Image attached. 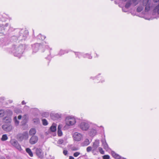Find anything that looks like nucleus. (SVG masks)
Segmentation results:
<instances>
[{
	"instance_id": "nucleus-47",
	"label": "nucleus",
	"mask_w": 159,
	"mask_h": 159,
	"mask_svg": "<svg viewBox=\"0 0 159 159\" xmlns=\"http://www.w3.org/2000/svg\"><path fill=\"white\" fill-rule=\"evenodd\" d=\"M22 118V116L21 115H19L18 116V119H19V120H20Z\"/></svg>"
},
{
	"instance_id": "nucleus-23",
	"label": "nucleus",
	"mask_w": 159,
	"mask_h": 159,
	"mask_svg": "<svg viewBox=\"0 0 159 159\" xmlns=\"http://www.w3.org/2000/svg\"><path fill=\"white\" fill-rule=\"evenodd\" d=\"M36 130L34 128H31L30 130L29 134L31 135H34L36 133Z\"/></svg>"
},
{
	"instance_id": "nucleus-54",
	"label": "nucleus",
	"mask_w": 159,
	"mask_h": 159,
	"mask_svg": "<svg viewBox=\"0 0 159 159\" xmlns=\"http://www.w3.org/2000/svg\"><path fill=\"white\" fill-rule=\"evenodd\" d=\"M104 80H102L101 81V82L102 83V82H104Z\"/></svg>"
},
{
	"instance_id": "nucleus-45",
	"label": "nucleus",
	"mask_w": 159,
	"mask_h": 159,
	"mask_svg": "<svg viewBox=\"0 0 159 159\" xmlns=\"http://www.w3.org/2000/svg\"><path fill=\"white\" fill-rule=\"evenodd\" d=\"M127 9L125 8H123L122 9V11H123L124 12H126L127 11Z\"/></svg>"
},
{
	"instance_id": "nucleus-35",
	"label": "nucleus",
	"mask_w": 159,
	"mask_h": 159,
	"mask_svg": "<svg viewBox=\"0 0 159 159\" xmlns=\"http://www.w3.org/2000/svg\"><path fill=\"white\" fill-rule=\"evenodd\" d=\"M92 149H93V148L91 146H89L87 148H86V151H87V152H90L91 151H92Z\"/></svg>"
},
{
	"instance_id": "nucleus-40",
	"label": "nucleus",
	"mask_w": 159,
	"mask_h": 159,
	"mask_svg": "<svg viewBox=\"0 0 159 159\" xmlns=\"http://www.w3.org/2000/svg\"><path fill=\"white\" fill-rule=\"evenodd\" d=\"M80 154V153L78 152H76L74 153V156L75 157H77Z\"/></svg>"
},
{
	"instance_id": "nucleus-50",
	"label": "nucleus",
	"mask_w": 159,
	"mask_h": 159,
	"mask_svg": "<svg viewBox=\"0 0 159 159\" xmlns=\"http://www.w3.org/2000/svg\"><path fill=\"white\" fill-rule=\"evenodd\" d=\"M69 159H74V158L72 156H70L69 157Z\"/></svg>"
},
{
	"instance_id": "nucleus-26",
	"label": "nucleus",
	"mask_w": 159,
	"mask_h": 159,
	"mask_svg": "<svg viewBox=\"0 0 159 159\" xmlns=\"http://www.w3.org/2000/svg\"><path fill=\"white\" fill-rule=\"evenodd\" d=\"M76 57H78L79 58H81V57L83 56L82 53L79 52H75Z\"/></svg>"
},
{
	"instance_id": "nucleus-8",
	"label": "nucleus",
	"mask_w": 159,
	"mask_h": 159,
	"mask_svg": "<svg viewBox=\"0 0 159 159\" xmlns=\"http://www.w3.org/2000/svg\"><path fill=\"white\" fill-rule=\"evenodd\" d=\"M33 48V53H36L39 49L40 44L39 43H35L32 45Z\"/></svg>"
},
{
	"instance_id": "nucleus-33",
	"label": "nucleus",
	"mask_w": 159,
	"mask_h": 159,
	"mask_svg": "<svg viewBox=\"0 0 159 159\" xmlns=\"http://www.w3.org/2000/svg\"><path fill=\"white\" fill-rule=\"evenodd\" d=\"M14 111L16 114H18L22 112L21 110L19 108H16L14 109Z\"/></svg>"
},
{
	"instance_id": "nucleus-29",
	"label": "nucleus",
	"mask_w": 159,
	"mask_h": 159,
	"mask_svg": "<svg viewBox=\"0 0 159 159\" xmlns=\"http://www.w3.org/2000/svg\"><path fill=\"white\" fill-rule=\"evenodd\" d=\"M35 153L39 158H40V148H37L36 149Z\"/></svg>"
},
{
	"instance_id": "nucleus-42",
	"label": "nucleus",
	"mask_w": 159,
	"mask_h": 159,
	"mask_svg": "<svg viewBox=\"0 0 159 159\" xmlns=\"http://www.w3.org/2000/svg\"><path fill=\"white\" fill-rule=\"evenodd\" d=\"M40 37H41V38L42 40L46 38V37L45 36L42 35L41 34H40Z\"/></svg>"
},
{
	"instance_id": "nucleus-39",
	"label": "nucleus",
	"mask_w": 159,
	"mask_h": 159,
	"mask_svg": "<svg viewBox=\"0 0 159 159\" xmlns=\"http://www.w3.org/2000/svg\"><path fill=\"white\" fill-rule=\"evenodd\" d=\"M2 128L6 130H8V127L6 125H3L2 126Z\"/></svg>"
},
{
	"instance_id": "nucleus-41",
	"label": "nucleus",
	"mask_w": 159,
	"mask_h": 159,
	"mask_svg": "<svg viewBox=\"0 0 159 159\" xmlns=\"http://www.w3.org/2000/svg\"><path fill=\"white\" fill-rule=\"evenodd\" d=\"M137 0H132L133 4H134V6H136L138 4V3L137 2Z\"/></svg>"
},
{
	"instance_id": "nucleus-28",
	"label": "nucleus",
	"mask_w": 159,
	"mask_h": 159,
	"mask_svg": "<svg viewBox=\"0 0 159 159\" xmlns=\"http://www.w3.org/2000/svg\"><path fill=\"white\" fill-rule=\"evenodd\" d=\"M143 7L142 6H139L137 9V11L138 12H140L143 10Z\"/></svg>"
},
{
	"instance_id": "nucleus-43",
	"label": "nucleus",
	"mask_w": 159,
	"mask_h": 159,
	"mask_svg": "<svg viewBox=\"0 0 159 159\" xmlns=\"http://www.w3.org/2000/svg\"><path fill=\"white\" fill-rule=\"evenodd\" d=\"M58 142L59 144H61L63 143V140L62 139H60L58 140Z\"/></svg>"
},
{
	"instance_id": "nucleus-3",
	"label": "nucleus",
	"mask_w": 159,
	"mask_h": 159,
	"mask_svg": "<svg viewBox=\"0 0 159 159\" xmlns=\"http://www.w3.org/2000/svg\"><path fill=\"white\" fill-rule=\"evenodd\" d=\"M66 122L67 125H72L75 123L76 120L74 117L69 116L66 117Z\"/></svg>"
},
{
	"instance_id": "nucleus-15",
	"label": "nucleus",
	"mask_w": 159,
	"mask_h": 159,
	"mask_svg": "<svg viewBox=\"0 0 159 159\" xmlns=\"http://www.w3.org/2000/svg\"><path fill=\"white\" fill-rule=\"evenodd\" d=\"M90 143L89 140L86 139H85L84 141L81 144V145L82 146L84 147L88 145Z\"/></svg>"
},
{
	"instance_id": "nucleus-7",
	"label": "nucleus",
	"mask_w": 159,
	"mask_h": 159,
	"mask_svg": "<svg viewBox=\"0 0 159 159\" xmlns=\"http://www.w3.org/2000/svg\"><path fill=\"white\" fill-rule=\"evenodd\" d=\"M80 128L83 130L86 131L88 129L89 127V124L86 122H82L80 125Z\"/></svg>"
},
{
	"instance_id": "nucleus-22",
	"label": "nucleus",
	"mask_w": 159,
	"mask_h": 159,
	"mask_svg": "<svg viewBox=\"0 0 159 159\" xmlns=\"http://www.w3.org/2000/svg\"><path fill=\"white\" fill-rule=\"evenodd\" d=\"M156 13L159 14V4L156 6L153 10V14Z\"/></svg>"
},
{
	"instance_id": "nucleus-51",
	"label": "nucleus",
	"mask_w": 159,
	"mask_h": 159,
	"mask_svg": "<svg viewBox=\"0 0 159 159\" xmlns=\"http://www.w3.org/2000/svg\"><path fill=\"white\" fill-rule=\"evenodd\" d=\"M154 2H159V0H153Z\"/></svg>"
},
{
	"instance_id": "nucleus-19",
	"label": "nucleus",
	"mask_w": 159,
	"mask_h": 159,
	"mask_svg": "<svg viewBox=\"0 0 159 159\" xmlns=\"http://www.w3.org/2000/svg\"><path fill=\"white\" fill-rule=\"evenodd\" d=\"M26 152L31 157H32L33 156V154L32 152L30 149L29 148H27L25 149Z\"/></svg>"
},
{
	"instance_id": "nucleus-56",
	"label": "nucleus",
	"mask_w": 159,
	"mask_h": 159,
	"mask_svg": "<svg viewBox=\"0 0 159 159\" xmlns=\"http://www.w3.org/2000/svg\"><path fill=\"white\" fill-rule=\"evenodd\" d=\"M73 150H77L76 149H73Z\"/></svg>"
},
{
	"instance_id": "nucleus-25",
	"label": "nucleus",
	"mask_w": 159,
	"mask_h": 159,
	"mask_svg": "<svg viewBox=\"0 0 159 159\" xmlns=\"http://www.w3.org/2000/svg\"><path fill=\"white\" fill-rule=\"evenodd\" d=\"M7 139L8 137L7 135L6 134H4L2 135L1 140L2 141H5L7 140Z\"/></svg>"
},
{
	"instance_id": "nucleus-30",
	"label": "nucleus",
	"mask_w": 159,
	"mask_h": 159,
	"mask_svg": "<svg viewBox=\"0 0 159 159\" xmlns=\"http://www.w3.org/2000/svg\"><path fill=\"white\" fill-rule=\"evenodd\" d=\"M83 56L84 58H88L89 59H91L92 58V57L88 54H85L83 55Z\"/></svg>"
},
{
	"instance_id": "nucleus-46",
	"label": "nucleus",
	"mask_w": 159,
	"mask_h": 159,
	"mask_svg": "<svg viewBox=\"0 0 159 159\" xmlns=\"http://www.w3.org/2000/svg\"><path fill=\"white\" fill-rule=\"evenodd\" d=\"M46 58L50 61L51 60V57L50 55H48Z\"/></svg>"
},
{
	"instance_id": "nucleus-27",
	"label": "nucleus",
	"mask_w": 159,
	"mask_h": 159,
	"mask_svg": "<svg viewBox=\"0 0 159 159\" xmlns=\"http://www.w3.org/2000/svg\"><path fill=\"white\" fill-rule=\"evenodd\" d=\"M131 4V1L127 2L125 6V8L126 9H128Z\"/></svg>"
},
{
	"instance_id": "nucleus-9",
	"label": "nucleus",
	"mask_w": 159,
	"mask_h": 159,
	"mask_svg": "<svg viewBox=\"0 0 159 159\" xmlns=\"http://www.w3.org/2000/svg\"><path fill=\"white\" fill-rule=\"evenodd\" d=\"M149 0L147 1H144L143 2V6H145V11H148L150 9V6L149 2Z\"/></svg>"
},
{
	"instance_id": "nucleus-31",
	"label": "nucleus",
	"mask_w": 159,
	"mask_h": 159,
	"mask_svg": "<svg viewBox=\"0 0 159 159\" xmlns=\"http://www.w3.org/2000/svg\"><path fill=\"white\" fill-rule=\"evenodd\" d=\"M51 117L52 119L53 120H55V119H54V118H53L54 117H57V118H58V117H60V116L58 114L56 113V114H52V115L51 116Z\"/></svg>"
},
{
	"instance_id": "nucleus-44",
	"label": "nucleus",
	"mask_w": 159,
	"mask_h": 159,
	"mask_svg": "<svg viewBox=\"0 0 159 159\" xmlns=\"http://www.w3.org/2000/svg\"><path fill=\"white\" fill-rule=\"evenodd\" d=\"M67 151L66 150H64L63 151V153L65 155H66L67 154Z\"/></svg>"
},
{
	"instance_id": "nucleus-37",
	"label": "nucleus",
	"mask_w": 159,
	"mask_h": 159,
	"mask_svg": "<svg viewBox=\"0 0 159 159\" xmlns=\"http://www.w3.org/2000/svg\"><path fill=\"white\" fill-rule=\"evenodd\" d=\"M33 121L36 124L38 123L39 122V119L37 118H34L33 119Z\"/></svg>"
},
{
	"instance_id": "nucleus-58",
	"label": "nucleus",
	"mask_w": 159,
	"mask_h": 159,
	"mask_svg": "<svg viewBox=\"0 0 159 159\" xmlns=\"http://www.w3.org/2000/svg\"><path fill=\"white\" fill-rule=\"evenodd\" d=\"M97 77H95L94 78H97ZM93 78H94V77H93Z\"/></svg>"
},
{
	"instance_id": "nucleus-10",
	"label": "nucleus",
	"mask_w": 159,
	"mask_h": 159,
	"mask_svg": "<svg viewBox=\"0 0 159 159\" xmlns=\"http://www.w3.org/2000/svg\"><path fill=\"white\" fill-rule=\"evenodd\" d=\"M99 141L98 140H96L95 142H93V145L92 151L94 152L96 151V150L99 146Z\"/></svg>"
},
{
	"instance_id": "nucleus-48",
	"label": "nucleus",
	"mask_w": 159,
	"mask_h": 159,
	"mask_svg": "<svg viewBox=\"0 0 159 159\" xmlns=\"http://www.w3.org/2000/svg\"><path fill=\"white\" fill-rule=\"evenodd\" d=\"M26 102H25L24 101H23L21 102V104L22 105H25L26 104Z\"/></svg>"
},
{
	"instance_id": "nucleus-38",
	"label": "nucleus",
	"mask_w": 159,
	"mask_h": 159,
	"mask_svg": "<svg viewBox=\"0 0 159 159\" xmlns=\"http://www.w3.org/2000/svg\"><path fill=\"white\" fill-rule=\"evenodd\" d=\"M103 159H109L110 156L108 155H107L103 156L102 157Z\"/></svg>"
},
{
	"instance_id": "nucleus-11",
	"label": "nucleus",
	"mask_w": 159,
	"mask_h": 159,
	"mask_svg": "<svg viewBox=\"0 0 159 159\" xmlns=\"http://www.w3.org/2000/svg\"><path fill=\"white\" fill-rule=\"evenodd\" d=\"M102 145L103 146L104 148L106 151H109L110 149L109 148L108 145L105 139L102 140H101Z\"/></svg>"
},
{
	"instance_id": "nucleus-4",
	"label": "nucleus",
	"mask_w": 159,
	"mask_h": 159,
	"mask_svg": "<svg viewBox=\"0 0 159 159\" xmlns=\"http://www.w3.org/2000/svg\"><path fill=\"white\" fill-rule=\"evenodd\" d=\"M17 137L19 141H22L24 139L26 140L28 138V134L27 132H24L22 133L17 134Z\"/></svg>"
},
{
	"instance_id": "nucleus-57",
	"label": "nucleus",
	"mask_w": 159,
	"mask_h": 159,
	"mask_svg": "<svg viewBox=\"0 0 159 159\" xmlns=\"http://www.w3.org/2000/svg\"><path fill=\"white\" fill-rule=\"evenodd\" d=\"M96 55H97V57H98V55L97 54H96Z\"/></svg>"
},
{
	"instance_id": "nucleus-52",
	"label": "nucleus",
	"mask_w": 159,
	"mask_h": 159,
	"mask_svg": "<svg viewBox=\"0 0 159 159\" xmlns=\"http://www.w3.org/2000/svg\"><path fill=\"white\" fill-rule=\"evenodd\" d=\"M0 159H6L4 157H2L0 158Z\"/></svg>"
},
{
	"instance_id": "nucleus-36",
	"label": "nucleus",
	"mask_w": 159,
	"mask_h": 159,
	"mask_svg": "<svg viewBox=\"0 0 159 159\" xmlns=\"http://www.w3.org/2000/svg\"><path fill=\"white\" fill-rule=\"evenodd\" d=\"M98 150L102 154H104V152L102 148L101 147H99L98 148Z\"/></svg>"
},
{
	"instance_id": "nucleus-55",
	"label": "nucleus",
	"mask_w": 159,
	"mask_h": 159,
	"mask_svg": "<svg viewBox=\"0 0 159 159\" xmlns=\"http://www.w3.org/2000/svg\"><path fill=\"white\" fill-rule=\"evenodd\" d=\"M42 52H44V51L43 50H42Z\"/></svg>"
},
{
	"instance_id": "nucleus-12",
	"label": "nucleus",
	"mask_w": 159,
	"mask_h": 159,
	"mask_svg": "<svg viewBox=\"0 0 159 159\" xmlns=\"http://www.w3.org/2000/svg\"><path fill=\"white\" fill-rule=\"evenodd\" d=\"M38 140V138L35 136H32L30 140V143L31 144H34L36 143Z\"/></svg>"
},
{
	"instance_id": "nucleus-5",
	"label": "nucleus",
	"mask_w": 159,
	"mask_h": 159,
	"mask_svg": "<svg viewBox=\"0 0 159 159\" xmlns=\"http://www.w3.org/2000/svg\"><path fill=\"white\" fill-rule=\"evenodd\" d=\"M10 143L16 148L19 150H21V148L20 144L18 143L17 141L15 139H11L10 141Z\"/></svg>"
},
{
	"instance_id": "nucleus-59",
	"label": "nucleus",
	"mask_w": 159,
	"mask_h": 159,
	"mask_svg": "<svg viewBox=\"0 0 159 159\" xmlns=\"http://www.w3.org/2000/svg\"><path fill=\"white\" fill-rule=\"evenodd\" d=\"M53 159L52 158V159Z\"/></svg>"
},
{
	"instance_id": "nucleus-32",
	"label": "nucleus",
	"mask_w": 159,
	"mask_h": 159,
	"mask_svg": "<svg viewBox=\"0 0 159 159\" xmlns=\"http://www.w3.org/2000/svg\"><path fill=\"white\" fill-rule=\"evenodd\" d=\"M14 121L15 124L17 125H19V121L17 120L16 116H15L14 118Z\"/></svg>"
},
{
	"instance_id": "nucleus-2",
	"label": "nucleus",
	"mask_w": 159,
	"mask_h": 159,
	"mask_svg": "<svg viewBox=\"0 0 159 159\" xmlns=\"http://www.w3.org/2000/svg\"><path fill=\"white\" fill-rule=\"evenodd\" d=\"M16 32L19 33V35H17L16 36H13L11 37V39L14 40V39H15V41H16L18 39L20 40H25L27 38V36L28 35V31H25V34H22L20 33L19 29H16Z\"/></svg>"
},
{
	"instance_id": "nucleus-17",
	"label": "nucleus",
	"mask_w": 159,
	"mask_h": 159,
	"mask_svg": "<svg viewBox=\"0 0 159 159\" xmlns=\"http://www.w3.org/2000/svg\"><path fill=\"white\" fill-rule=\"evenodd\" d=\"M49 115L48 112H42L40 113V115L43 117L47 118L49 116Z\"/></svg>"
},
{
	"instance_id": "nucleus-34",
	"label": "nucleus",
	"mask_w": 159,
	"mask_h": 159,
	"mask_svg": "<svg viewBox=\"0 0 159 159\" xmlns=\"http://www.w3.org/2000/svg\"><path fill=\"white\" fill-rule=\"evenodd\" d=\"M4 114V111L3 110H0V117H3Z\"/></svg>"
},
{
	"instance_id": "nucleus-13",
	"label": "nucleus",
	"mask_w": 159,
	"mask_h": 159,
	"mask_svg": "<svg viewBox=\"0 0 159 159\" xmlns=\"http://www.w3.org/2000/svg\"><path fill=\"white\" fill-rule=\"evenodd\" d=\"M8 18L9 16L5 14H3L2 15L0 14V20L1 21L5 22Z\"/></svg>"
},
{
	"instance_id": "nucleus-1",
	"label": "nucleus",
	"mask_w": 159,
	"mask_h": 159,
	"mask_svg": "<svg viewBox=\"0 0 159 159\" xmlns=\"http://www.w3.org/2000/svg\"><path fill=\"white\" fill-rule=\"evenodd\" d=\"M25 47L22 44L17 46L13 45L11 49H9L8 51L11 52L14 56L20 58L24 52Z\"/></svg>"
},
{
	"instance_id": "nucleus-53",
	"label": "nucleus",
	"mask_w": 159,
	"mask_h": 159,
	"mask_svg": "<svg viewBox=\"0 0 159 159\" xmlns=\"http://www.w3.org/2000/svg\"><path fill=\"white\" fill-rule=\"evenodd\" d=\"M12 102V100H9V103H11Z\"/></svg>"
},
{
	"instance_id": "nucleus-21",
	"label": "nucleus",
	"mask_w": 159,
	"mask_h": 159,
	"mask_svg": "<svg viewBox=\"0 0 159 159\" xmlns=\"http://www.w3.org/2000/svg\"><path fill=\"white\" fill-rule=\"evenodd\" d=\"M42 122L43 125L44 126H47L48 124V122L47 120L45 119H42L41 120Z\"/></svg>"
},
{
	"instance_id": "nucleus-14",
	"label": "nucleus",
	"mask_w": 159,
	"mask_h": 159,
	"mask_svg": "<svg viewBox=\"0 0 159 159\" xmlns=\"http://www.w3.org/2000/svg\"><path fill=\"white\" fill-rule=\"evenodd\" d=\"M97 131L95 129H91L89 131V134L90 136L93 137L96 135Z\"/></svg>"
},
{
	"instance_id": "nucleus-49",
	"label": "nucleus",
	"mask_w": 159,
	"mask_h": 159,
	"mask_svg": "<svg viewBox=\"0 0 159 159\" xmlns=\"http://www.w3.org/2000/svg\"><path fill=\"white\" fill-rule=\"evenodd\" d=\"M22 124L23 125H25L26 124V122L24 121H23L22 122Z\"/></svg>"
},
{
	"instance_id": "nucleus-20",
	"label": "nucleus",
	"mask_w": 159,
	"mask_h": 159,
	"mask_svg": "<svg viewBox=\"0 0 159 159\" xmlns=\"http://www.w3.org/2000/svg\"><path fill=\"white\" fill-rule=\"evenodd\" d=\"M61 127L60 125H59L58 126L57 129V134L59 136H61L62 135V133L61 130Z\"/></svg>"
},
{
	"instance_id": "nucleus-24",
	"label": "nucleus",
	"mask_w": 159,
	"mask_h": 159,
	"mask_svg": "<svg viewBox=\"0 0 159 159\" xmlns=\"http://www.w3.org/2000/svg\"><path fill=\"white\" fill-rule=\"evenodd\" d=\"M68 52V51L67 50H61L58 53V55L61 56L62 55L64 54L65 53H67Z\"/></svg>"
},
{
	"instance_id": "nucleus-18",
	"label": "nucleus",
	"mask_w": 159,
	"mask_h": 159,
	"mask_svg": "<svg viewBox=\"0 0 159 159\" xmlns=\"http://www.w3.org/2000/svg\"><path fill=\"white\" fill-rule=\"evenodd\" d=\"M57 125L55 123H53L50 127V130L52 132H55L56 130Z\"/></svg>"
},
{
	"instance_id": "nucleus-6",
	"label": "nucleus",
	"mask_w": 159,
	"mask_h": 159,
	"mask_svg": "<svg viewBox=\"0 0 159 159\" xmlns=\"http://www.w3.org/2000/svg\"><path fill=\"white\" fill-rule=\"evenodd\" d=\"M73 137L74 140L76 141H80L83 137L81 134L77 132H76L73 134Z\"/></svg>"
},
{
	"instance_id": "nucleus-16",
	"label": "nucleus",
	"mask_w": 159,
	"mask_h": 159,
	"mask_svg": "<svg viewBox=\"0 0 159 159\" xmlns=\"http://www.w3.org/2000/svg\"><path fill=\"white\" fill-rule=\"evenodd\" d=\"M44 43L45 44H46V43L45 42H44V43H42L43 44H42L41 45H40V49H41V48L42 49V48H46L47 49H48V48H49L50 51H49V52L50 53V54L51 53H50V51L52 50V48H50L48 45H45L44 44Z\"/></svg>"
}]
</instances>
